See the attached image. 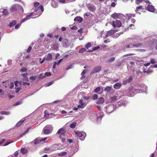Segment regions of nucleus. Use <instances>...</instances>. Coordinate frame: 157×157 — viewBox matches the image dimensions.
I'll list each match as a JSON object with an SVG mask.
<instances>
[{
    "label": "nucleus",
    "instance_id": "nucleus-1",
    "mask_svg": "<svg viewBox=\"0 0 157 157\" xmlns=\"http://www.w3.org/2000/svg\"><path fill=\"white\" fill-rule=\"evenodd\" d=\"M138 90L134 89L132 86L129 87L128 88L125 90L124 91V94L128 96L131 97L138 92Z\"/></svg>",
    "mask_w": 157,
    "mask_h": 157
},
{
    "label": "nucleus",
    "instance_id": "nucleus-2",
    "mask_svg": "<svg viewBox=\"0 0 157 157\" xmlns=\"http://www.w3.org/2000/svg\"><path fill=\"white\" fill-rule=\"evenodd\" d=\"M76 135L79 137V139L81 140H83L86 136V133L84 132H80L79 131L75 132Z\"/></svg>",
    "mask_w": 157,
    "mask_h": 157
},
{
    "label": "nucleus",
    "instance_id": "nucleus-3",
    "mask_svg": "<svg viewBox=\"0 0 157 157\" xmlns=\"http://www.w3.org/2000/svg\"><path fill=\"white\" fill-rule=\"evenodd\" d=\"M39 5V3L38 2H36L34 4V6L35 9H34V11L33 13H34L33 15L35 16H36V17L39 16V12H37L39 10V6H38Z\"/></svg>",
    "mask_w": 157,
    "mask_h": 157
},
{
    "label": "nucleus",
    "instance_id": "nucleus-4",
    "mask_svg": "<svg viewBox=\"0 0 157 157\" xmlns=\"http://www.w3.org/2000/svg\"><path fill=\"white\" fill-rule=\"evenodd\" d=\"M22 7L18 4H14L10 8V10L11 12H14L19 10L20 9L23 10Z\"/></svg>",
    "mask_w": 157,
    "mask_h": 157
},
{
    "label": "nucleus",
    "instance_id": "nucleus-5",
    "mask_svg": "<svg viewBox=\"0 0 157 157\" xmlns=\"http://www.w3.org/2000/svg\"><path fill=\"white\" fill-rule=\"evenodd\" d=\"M66 131L65 129L63 128H62L58 130L57 133L60 134L59 137V138H61L62 136L66 138L67 136L66 135Z\"/></svg>",
    "mask_w": 157,
    "mask_h": 157
},
{
    "label": "nucleus",
    "instance_id": "nucleus-6",
    "mask_svg": "<svg viewBox=\"0 0 157 157\" xmlns=\"http://www.w3.org/2000/svg\"><path fill=\"white\" fill-rule=\"evenodd\" d=\"M56 145L52 146L51 147H46L44 149V151L45 152L47 153H50L56 150V149L55 147Z\"/></svg>",
    "mask_w": 157,
    "mask_h": 157
},
{
    "label": "nucleus",
    "instance_id": "nucleus-7",
    "mask_svg": "<svg viewBox=\"0 0 157 157\" xmlns=\"http://www.w3.org/2000/svg\"><path fill=\"white\" fill-rule=\"evenodd\" d=\"M34 13L31 12L30 14L29 15H28L25 18L23 19L21 21V23H22L23 22L27 20L28 19H29L30 18V17L32 16V18H35L36 17V16H34L33 15Z\"/></svg>",
    "mask_w": 157,
    "mask_h": 157
},
{
    "label": "nucleus",
    "instance_id": "nucleus-8",
    "mask_svg": "<svg viewBox=\"0 0 157 157\" xmlns=\"http://www.w3.org/2000/svg\"><path fill=\"white\" fill-rule=\"evenodd\" d=\"M106 111L108 113H111L114 109V106L113 105H109L107 106L106 108Z\"/></svg>",
    "mask_w": 157,
    "mask_h": 157
},
{
    "label": "nucleus",
    "instance_id": "nucleus-9",
    "mask_svg": "<svg viewBox=\"0 0 157 157\" xmlns=\"http://www.w3.org/2000/svg\"><path fill=\"white\" fill-rule=\"evenodd\" d=\"M121 22L119 20H116L115 21H114L112 22V25L114 28L116 27H120L121 26Z\"/></svg>",
    "mask_w": 157,
    "mask_h": 157
},
{
    "label": "nucleus",
    "instance_id": "nucleus-10",
    "mask_svg": "<svg viewBox=\"0 0 157 157\" xmlns=\"http://www.w3.org/2000/svg\"><path fill=\"white\" fill-rule=\"evenodd\" d=\"M79 105H78V107L79 108L83 109L84 108L86 105V103L83 102L82 100H79Z\"/></svg>",
    "mask_w": 157,
    "mask_h": 157
},
{
    "label": "nucleus",
    "instance_id": "nucleus-11",
    "mask_svg": "<svg viewBox=\"0 0 157 157\" xmlns=\"http://www.w3.org/2000/svg\"><path fill=\"white\" fill-rule=\"evenodd\" d=\"M132 76H130L128 79L124 80L122 81L123 85H125L127 83H130L132 81Z\"/></svg>",
    "mask_w": 157,
    "mask_h": 157
},
{
    "label": "nucleus",
    "instance_id": "nucleus-12",
    "mask_svg": "<svg viewBox=\"0 0 157 157\" xmlns=\"http://www.w3.org/2000/svg\"><path fill=\"white\" fill-rule=\"evenodd\" d=\"M87 6L88 10L91 12H93L96 9V7L92 4H89L87 5Z\"/></svg>",
    "mask_w": 157,
    "mask_h": 157
},
{
    "label": "nucleus",
    "instance_id": "nucleus-13",
    "mask_svg": "<svg viewBox=\"0 0 157 157\" xmlns=\"http://www.w3.org/2000/svg\"><path fill=\"white\" fill-rule=\"evenodd\" d=\"M101 66H98L95 67L91 71V74H93L96 72H98L101 69Z\"/></svg>",
    "mask_w": 157,
    "mask_h": 157
},
{
    "label": "nucleus",
    "instance_id": "nucleus-14",
    "mask_svg": "<svg viewBox=\"0 0 157 157\" xmlns=\"http://www.w3.org/2000/svg\"><path fill=\"white\" fill-rule=\"evenodd\" d=\"M120 98V97L118 95V94H116L114 96L109 98V101L110 102L115 101H116L117 99H118Z\"/></svg>",
    "mask_w": 157,
    "mask_h": 157
},
{
    "label": "nucleus",
    "instance_id": "nucleus-15",
    "mask_svg": "<svg viewBox=\"0 0 157 157\" xmlns=\"http://www.w3.org/2000/svg\"><path fill=\"white\" fill-rule=\"evenodd\" d=\"M147 9L149 11L151 12H154L155 10V9L154 8V7L151 5L148 6Z\"/></svg>",
    "mask_w": 157,
    "mask_h": 157
},
{
    "label": "nucleus",
    "instance_id": "nucleus-16",
    "mask_svg": "<svg viewBox=\"0 0 157 157\" xmlns=\"http://www.w3.org/2000/svg\"><path fill=\"white\" fill-rule=\"evenodd\" d=\"M43 75V74H40V78H41L42 79L44 78H45L46 76H50L51 75V73L50 72H46L45 73L44 75H43V76L42 75Z\"/></svg>",
    "mask_w": 157,
    "mask_h": 157
},
{
    "label": "nucleus",
    "instance_id": "nucleus-17",
    "mask_svg": "<svg viewBox=\"0 0 157 157\" xmlns=\"http://www.w3.org/2000/svg\"><path fill=\"white\" fill-rule=\"evenodd\" d=\"M48 125H47L45 127L43 128V131L45 134H48L50 133V131L47 128H48Z\"/></svg>",
    "mask_w": 157,
    "mask_h": 157
},
{
    "label": "nucleus",
    "instance_id": "nucleus-18",
    "mask_svg": "<svg viewBox=\"0 0 157 157\" xmlns=\"http://www.w3.org/2000/svg\"><path fill=\"white\" fill-rule=\"evenodd\" d=\"M104 102V98L101 97L97 100L96 103L98 104H103Z\"/></svg>",
    "mask_w": 157,
    "mask_h": 157
},
{
    "label": "nucleus",
    "instance_id": "nucleus-19",
    "mask_svg": "<svg viewBox=\"0 0 157 157\" xmlns=\"http://www.w3.org/2000/svg\"><path fill=\"white\" fill-rule=\"evenodd\" d=\"M122 86V84L120 82H117L113 85V88L116 89H119Z\"/></svg>",
    "mask_w": 157,
    "mask_h": 157
},
{
    "label": "nucleus",
    "instance_id": "nucleus-20",
    "mask_svg": "<svg viewBox=\"0 0 157 157\" xmlns=\"http://www.w3.org/2000/svg\"><path fill=\"white\" fill-rule=\"evenodd\" d=\"M143 45V44L141 43H136L133 44L131 45V48H139L140 47Z\"/></svg>",
    "mask_w": 157,
    "mask_h": 157
},
{
    "label": "nucleus",
    "instance_id": "nucleus-21",
    "mask_svg": "<svg viewBox=\"0 0 157 157\" xmlns=\"http://www.w3.org/2000/svg\"><path fill=\"white\" fill-rule=\"evenodd\" d=\"M82 18L80 17H77L74 18V21H78L79 23H81L82 21Z\"/></svg>",
    "mask_w": 157,
    "mask_h": 157
},
{
    "label": "nucleus",
    "instance_id": "nucleus-22",
    "mask_svg": "<svg viewBox=\"0 0 157 157\" xmlns=\"http://www.w3.org/2000/svg\"><path fill=\"white\" fill-rule=\"evenodd\" d=\"M125 104V102L123 100H121L119 102H117V105L119 106L124 105Z\"/></svg>",
    "mask_w": 157,
    "mask_h": 157
},
{
    "label": "nucleus",
    "instance_id": "nucleus-23",
    "mask_svg": "<svg viewBox=\"0 0 157 157\" xmlns=\"http://www.w3.org/2000/svg\"><path fill=\"white\" fill-rule=\"evenodd\" d=\"M144 9L143 8V7L142 6H139L136 7L135 11L139 13H140L138 12L140 11V10H144Z\"/></svg>",
    "mask_w": 157,
    "mask_h": 157
},
{
    "label": "nucleus",
    "instance_id": "nucleus-24",
    "mask_svg": "<svg viewBox=\"0 0 157 157\" xmlns=\"http://www.w3.org/2000/svg\"><path fill=\"white\" fill-rule=\"evenodd\" d=\"M32 143L35 145L38 144L39 143V138H36L32 142Z\"/></svg>",
    "mask_w": 157,
    "mask_h": 157
},
{
    "label": "nucleus",
    "instance_id": "nucleus-25",
    "mask_svg": "<svg viewBox=\"0 0 157 157\" xmlns=\"http://www.w3.org/2000/svg\"><path fill=\"white\" fill-rule=\"evenodd\" d=\"M52 59V54L49 53H48L47 56L45 59L47 61H50Z\"/></svg>",
    "mask_w": 157,
    "mask_h": 157
},
{
    "label": "nucleus",
    "instance_id": "nucleus-26",
    "mask_svg": "<svg viewBox=\"0 0 157 157\" xmlns=\"http://www.w3.org/2000/svg\"><path fill=\"white\" fill-rule=\"evenodd\" d=\"M103 116V114L102 112L99 113H97V118L98 119L100 118L101 119V118Z\"/></svg>",
    "mask_w": 157,
    "mask_h": 157
},
{
    "label": "nucleus",
    "instance_id": "nucleus-27",
    "mask_svg": "<svg viewBox=\"0 0 157 157\" xmlns=\"http://www.w3.org/2000/svg\"><path fill=\"white\" fill-rule=\"evenodd\" d=\"M25 119H24L23 120H21L20 121L18 122L17 124H16V126L17 127H19L21 125V124L23 123L24 121H25Z\"/></svg>",
    "mask_w": 157,
    "mask_h": 157
},
{
    "label": "nucleus",
    "instance_id": "nucleus-28",
    "mask_svg": "<svg viewBox=\"0 0 157 157\" xmlns=\"http://www.w3.org/2000/svg\"><path fill=\"white\" fill-rule=\"evenodd\" d=\"M10 114V112L9 111H2L0 112V114L1 115H8Z\"/></svg>",
    "mask_w": 157,
    "mask_h": 157
},
{
    "label": "nucleus",
    "instance_id": "nucleus-29",
    "mask_svg": "<svg viewBox=\"0 0 157 157\" xmlns=\"http://www.w3.org/2000/svg\"><path fill=\"white\" fill-rule=\"evenodd\" d=\"M119 16L118 14L115 13H114L111 15L112 17L115 19L118 18Z\"/></svg>",
    "mask_w": 157,
    "mask_h": 157
},
{
    "label": "nucleus",
    "instance_id": "nucleus-30",
    "mask_svg": "<svg viewBox=\"0 0 157 157\" xmlns=\"http://www.w3.org/2000/svg\"><path fill=\"white\" fill-rule=\"evenodd\" d=\"M112 89V87L109 86H107L104 89V91L107 92H109Z\"/></svg>",
    "mask_w": 157,
    "mask_h": 157
},
{
    "label": "nucleus",
    "instance_id": "nucleus-31",
    "mask_svg": "<svg viewBox=\"0 0 157 157\" xmlns=\"http://www.w3.org/2000/svg\"><path fill=\"white\" fill-rule=\"evenodd\" d=\"M28 151L27 150L26 148H22L21 150V152L23 154H26Z\"/></svg>",
    "mask_w": 157,
    "mask_h": 157
},
{
    "label": "nucleus",
    "instance_id": "nucleus-32",
    "mask_svg": "<svg viewBox=\"0 0 157 157\" xmlns=\"http://www.w3.org/2000/svg\"><path fill=\"white\" fill-rule=\"evenodd\" d=\"M51 5L52 7L54 8H57L58 7L57 3L55 2H52L51 3Z\"/></svg>",
    "mask_w": 157,
    "mask_h": 157
},
{
    "label": "nucleus",
    "instance_id": "nucleus-33",
    "mask_svg": "<svg viewBox=\"0 0 157 157\" xmlns=\"http://www.w3.org/2000/svg\"><path fill=\"white\" fill-rule=\"evenodd\" d=\"M150 67L149 68H148V69L147 71L145 70H144L143 71L144 72L146 73L147 74H150L151 73H152L153 71H152V70H150Z\"/></svg>",
    "mask_w": 157,
    "mask_h": 157
},
{
    "label": "nucleus",
    "instance_id": "nucleus-34",
    "mask_svg": "<svg viewBox=\"0 0 157 157\" xmlns=\"http://www.w3.org/2000/svg\"><path fill=\"white\" fill-rule=\"evenodd\" d=\"M48 139L47 137H45L44 138H40V142L42 143H45L46 142V140Z\"/></svg>",
    "mask_w": 157,
    "mask_h": 157
},
{
    "label": "nucleus",
    "instance_id": "nucleus-35",
    "mask_svg": "<svg viewBox=\"0 0 157 157\" xmlns=\"http://www.w3.org/2000/svg\"><path fill=\"white\" fill-rule=\"evenodd\" d=\"M76 125V123L74 122L70 124V127L71 128H74Z\"/></svg>",
    "mask_w": 157,
    "mask_h": 157
},
{
    "label": "nucleus",
    "instance_id": "nucleus-36",
    "mask_svg": "<svg viewBox=\"0 0 157 157\" xmlns=\"http://www.w3.org/2000/svg\"><path fill=\"white\" fill-rule=\"evenodd\" d=\"M92 99L94 100H96L98 98V94H94L92 96Z\"/></svg>",
    "mask_w": 157,
    "mask_h": 157
},
{
    "label": "nucleus",
    "instance_id": "nucleus-37",
    "mask_svg": "<svg viewBox=\"0 0 157 157\" xmlns=\"http://www.w3.org/2000/svg\"><path fill=\"white\" fill-rule=\"evenodd\" d=\"M67 154V152L65 151H63L58 153L59 156H63Z\"/></svg>",
    "mask_w": 157,
    "mask_h": 157
},
{
    "label": "nucleus",
    "instance_id": "nucleus-38",
    "mask_svg": "<svg viewBox=\"0 0 157 157\" xmlns=\"http://www.w3.org/2000/svg\"><path fill=\"white\" fill-rule=\"evenodd\" d=\"M20 84L21 85H22L24 86L25 85H30V83L27 82H25L23 81H21L20 82Z\"/></svg>",
    "mask_w": 157,
    "mask_h": 157
},
{
    "label": "nucleus",
    "instance_id": "nucleus-39",
    "mask_svg": "<svg viewBox=\"0 0 157 157\" xmlns=\"http://www.w3.org/2000/svg\"><path fill=\"white\" fill-rule=\"evenodd\" d=\"M86 49L84 48H81L79 51V52L80 53H82V52H84L86 51Z\"/></svg>",
    "mask_w": 157,
    "mask_h": 157
},
{
    "label": "nucleus",
    "instance_id": "nucleus-40",
    "mask_svg": "<svg viewBox=\"0 0 157 157\" xmlns=\"http://www.w3.org/2000/svg\"><path fill=\"white\" fill-rule=\"evenodd\" d=\"M114 33V31L113 30H110L109 31H108L107 33L108 34H109L110 36H111L113 35Z\"/></svg>",
    "mask_w": 157,
    "mask_h": 157
},
{
    "label": "nucleus",
    "instance_id": "nucleus-41",
    "mask_svg": "<svg viewBox=\"0 0 157 157\" xmlns=\"http://www.w3.org/2000/svg\"><path fill=\"white\" fill-rule=\"evenodd\" d=\"M17 23V22L15 21H13L12 22H10V26L11 27L15 25Z\"/></svg>",
    "mask_w": 157,
    "mask_h": 157
},
{
    "label": "nucleus",
    "instance_id": "nucleus-42",
    "mask_svg": "<svg viewBox=\"0 0 157 157\" xmlns=\"http://www.w3.org/2000/svg\"><path fill=\"white\" fill-rule=\"evenodd\" d=\"M91 46V44L90 43H88L85 46V47L88 49Z\"/></svg>",
    "mask_w": 157,
    "mask_h": 157
},
{
    "label": "nucleus",
    "instance_id": "nucleus-43",
    "mask_svg": "<svg viewBox=\"0 0 157 157\" xmlns=\"http://www.w3.org/2000/svg\"><path fill=\"white\" fill-rule=\"evenodd\" d=\"M144 0H136L135 3L137 5H139L140 3L142 2Z\"/></svg>",
    "mask_w": 157,
    "mask_h": 157
},
{
    "label": "nucleus",
    "instance_id": "nucleus-44",
    "mask_svg": "<svg viewBox=\"0 0 157 157\" xmlns=\"http://www.w3.org/2000/svg\"><path fill=\"white\" fill-rule=\"evenodd\" d=\"M3 14L5 15H7L8 13V12L7 10L4 9L3 11Z\"/></svg>",
    "mask_w": 157,
    "mask_h": 157
},
{
    "label": "nucleus",
    "instance_id": "nucleus-45",
    "mask_svg": "<svg viewBox=\"0 0 157 157\" xmlns=\"http://www.w3.org/2000/svg\"><path fill=\"white\" fill-rule=\"evenodd\" d=\"M100 88L99 87H98L94 90V91L95 92L97 93L100 91Z\"/></svg>",
    "mask_w": 157,
    "mask_h": 157
},
{
    "label": "nucleus",
    "instance_id": "nucleus-46",
    "mask_svg": "<svg viewBox=\"0 0 157 157\" xmlns=\"http://www.w3.org/2000/svg\"><path fill=\"white\" fill-rule=\"evenodd\" d=\"M134 55H135V54H134V53H129V54H126L123 55V57H125L128 56Z\"/></svg>",
    "mask_w": 157,
    "mask_h": 157
},
{
    "label": "nucleus",
    "instance_id": "nucleus-47",
    "mask_svg": "<svg viewBox=\"0 0 157 157\" xmlns=\"http://www.w3.org/2000/svg\"><path fill=\"white\" fill-rule=\"evenodd\" d=\"M36 78V76H31L29 79L30 80H32V81L34 80Z\"/></svg>",
    "mask_w": 157,
    "mask_h": 157
},
{
    "label": "nucleus",
    "instance_id": "nucleus-48",
    "mask_svg": "<svg viewBox=\"0 0 157 157\" xmlns=\"http://www.w3.org/2000/svg\"><path fill=\"white\" fill-rule=\"evenodd\" d=\"M53 81H51L48 82V83H47V84L46 85V86H50V85H52V84H53Z\"/></svg>",
    "mask_w": 157,
    "mask_h": 157
},
{
    "label": "nucleus",
    "instance_id": "nucleus-49",
    "mask_svg": "<svg viewBox=\"0 0 157 157\" xmlns=\"http://www.w3.org/2000/svg\"><path fill=\"white\" fill-rule=\"evenodd\" d=\"M136 51H137L139 52H144L145 51V50L144 49H137L135 50Z\"/></svg>",
    "mask_w": 157,
    "mask_h": 157
},
{
    "label": "nucleus",
    "instance_id": "nucleus-50",
    "mask_svg": "<svg viewBox=\"0 0 157 157\" xmlns=\"http://www.w3.org/2000/svg\"><path fill=\"white\" fill-rule=\"evenodd\" d=\"M115 59V58L114 57H112L108 60V61L109 62H111L114 61Z\"/></svg>",
    "mask_w": 157,
    "mask_h": 157
},
{
    "label": "nucleus",
    "instance_id": "nucleus-51",
    "mask_svg": "<svg viewBox=\"0 0 157 157\" xmlns=\"http://www.w3.org/2000/svg\"><path fill=\"white\" fill-rule=\"evenodd\" d=\"M27 70V69L26 68H22L21 70L20 71L21 72H26Z\"/></svg>",
    "mask_w": 157,
    "mask_h": 157
},
{
    "label": "nucleus",
    "instance_id": "nucleus-52",
    "mask_svg": "<svg viewBox=\"0 0 157 157\" xmlns=\"http://www.w3.org/2000/svg\"><path fill=\"white\" fill-rule=\"evenodd\" d=\"M40 10H41L42 13L44 11V6L42 5H40Z\"/></svg>",
    "mask_w": 157,
    "mask_h": 157
},
{
    "label": "nucleus",
    "instance_id": "nucleus-53",
    "mask_svg": "<svg viewBox=\"0 0 157 157\" xmlns=\"http://www.w3.org/2000/svg\"><path fill=\"white\" fill-rule=\"evenodd\" d=\"M14 86V84L13 82H11L10 84V89H12Z\"/></svg>",
    "mask_w": 157,
    "mask_h": 157
},
{
    "label": "nucleus",
    "instance_id": "nucleus-54",
    "mask_svg": "<svg viewBox=\"0 0 157 157\" xmlns=\"http://www.w3.org/2000/svg\"><path fill=\"white\" fill-rule=\"evenodd\" d=\"M21 23H20L16 25L15 26V28L16 29H17L19 28V27L21 25Z\"/></svg>",
    "mask_w": 157,
    "mask_h": 157
},
{
    "label": "nucleus",
    "instance_id": "nucleus-55",
    "mask_svg": "<svg viewBox=\"0 0 157 157\" xmlns=\"http://www.w3.org/2000/svg\"><path fill=\"white\" fill-rule=\"evenodd\" d=\"M150 67H151V68H157V64L151 65Z\"/></svg>",
    "mask_w": 157,
    "mask_h": 157
},
{
    "label": "nucleus",
    "instance_id": "nucleus-56",
    "mask_svg": "<svg viewBox=\"0 0 157 157\" xmlns=\"http://www.w3.org/2000/svg\"><path fill=\"white\" fill-rule=\"evenodd\" d=\"M156 63L155 60L153 59H151V63L152 64H154L155 63Z\"/></svg>",
    "mask_w": 157,
    "mask_h": 157
},
{
    "label": "nucleus",
    "instance_id": "nucleus-57",
    "mask_svg": "<svg viewBox=\"0 0 157 157\" xmlns=\"http://www.w3.org/2000/svg\"><path fill=\"white\" fill-rule=\"evenodd\" d=\"M31 49H32V47H31L30 46H29L27 50V52L28 53V52H30V51Z\"/></svg>",
    "mask_w": 157,
    "mask_h": 157
},
{
    "label": "nucleus",
    "instance_id": "nucleus-58",
    "mask_svg": "<svg viewBox=\"0 0 157 157\" xmlns=\"http://www.w3.org/2000/svg\"><path fill=\"white\" fill-rule=\"evenodd\" d=\"M100 48V47L99 46L94 47L93 48V50L94 51L97 50Z\"/></svg>",
    "mask_w": 157,
    "mask_h": 157
},
{
    "label": "nucleus",
    "instance_id": "nucleus-59",
    "mask_svg": "<svg viewBox=\"0 0 157 157\" xmlns=\"http://www.w3.org/2000/svg\"><path fill=\"white\" fill-rule=\"evenodd\" d=\"M90 98V96H84L83 98L84 99L86 100H88Z\"/></svg>",
    "mask_w": 157,
    "mask_h": 157
},
{
    "label": "nucleus",
    "instance_id": "nucleus-60",
    "mask_svg": "<svg viewBox=\"0 0 157 157\" xmlns=\"http://www.w3.org/2000/svg\"><path fill=\"white\" fill-rule=\"evenodd\" d=\"M21 102L20 101H18L15 103L14 104H13L14 106H16L18 105H20L21 104Z\"/></svg>",
    "mask_w": 157,
    "mask_h": 157
},
{
    "label": "nucleus",
    "instance_id": "nucleus-61",
    "mask_svg": "<svg viewBox=\"0 0 157 157\" xmlns=\"http://www.w3.org/2000/svg\"><path fill=\"white\" fill-rule=\"evenodd\" d=\"M90 14V13L86 12V13L84 14V16H86L88 17L89 16Z\"/></svg>",
    "mask_w": 157,
    "mask_h": 157
},
{
    "label": "nucleus",
    "instance_id": "nucleus-62",
    "mask_svg": "<svg viewBox=\"0 0 157 157\" xmlns=\"http://www.w3.org/2000/svg\"><path fill=\"white\" fill-rule=\"evenodd\" d=\"M28 81V78L27 77L24 78H23V81H22L23 82V81Z\"/></svg>",
    "mask_w": 157,
    "mask_h": 157
},
{
    "label": "nucleus",
    "instance_id": "nucleus-63",
    "mask_svg": "<svg viewBox=\"0 0 157 157\" xmlns=\"http://www.w3.org/2000/svg\"><path fill=\"white\" fill-rule=\"evenodd\" d=\"M86 70H84L82 71V72L81 73V75H84L86 73Z\"/></svg>",
    "mask_w": 157,
    "mask_h": 157
},
{
    "label": "nucleus",
    "instance_id": "nucleus-64",
    "mask_svg": "<svg viewBox=\"0 0 157 157\" xmlns=\"http://www.w3.org/2000/svg\"><path fill=\"white\" fill-rule=\"evenodd\" d=\"M116 4L114 2H112L111 5V6L113 7H114L115 6Z\"/></svg>",
    "mask_w": 157,
    "mask_h": 157
}]
</instances>
